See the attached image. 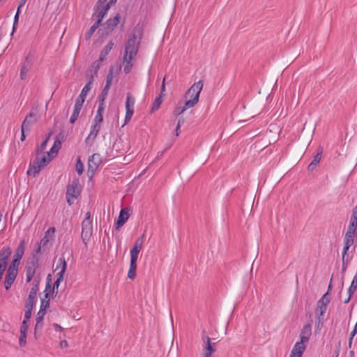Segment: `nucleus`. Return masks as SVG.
Instances as JSON below:
<instances>
[{
    "mask_svg": "<svg viewBox=\"0 0 357 357\" xmlns=\"http://www.w3.org/2000/svg\"><path fill=\"white\" fill-rule=\"evenodd\" d=\"M319 150L318 153L314 156L313 160L312 161L313 165H317L321 160V154H322V149L319 148Z\"/></svg>",
    "mask_w": 357,
    "mask_h": 357,
    "instance_id": "a19ab883",
    "label": "nucleus"
},
{
    "mask_svg": "<svg viewBox=\"0 0 357 357\" xmlns=\"http://www.w3.org/2000/svg\"><path fill=\"white\" fill-rule=\"evenodd\" d=\"M141 38L142 32L137 28L129 35L123 56V71L126 74L129 73L132 68V61L137 54Z\"/></svg>",
    "mask_w": 357,
    "mask_h": 357,
    "instance_id": "f257e3e1",
    "label": "nucleus"
},
{
    "mask_svg": "<svg viewBox=\"0 0 357 357\" xmlns=\"http://www.w3.org/2000/svg\"><path fill=\"white\" fill-rule=\"evenodd\" d=\"M101 128V124L93 122L90 133L85 139L86 146H92Z\"/></svg>",
    "mask_w": 357,
    "mask_h": 357,
    "instance_id": "1a4fd4ad",
    "label": "nucleus"
},
{
    "mask_svg": "<svg viewBox=\"0 0 357 357\" xmlns=\"http://www.w3.org/2000/svg\"><path fill=\"white\" fill-rule=\"evenodd\" d=\"M113 45L114 43L112 41L108 43V44L104 47V49L100 52L99 61L102 62L105 60V57L112 50Z\"/></svg>",
    "mask_w": 357,
    "mask_h": 357,
    "instance_id": "b1692460",
    "label": "nucleus"
},
{
    "mask_svg": "<svg viewBox=\"0 0 357 357\" xmlns=\"http://www.w3.org/2000/svg\"><path fill=\"white\" fill-rule=\"evenodd\" d=\"M101 22L102 20H100V19H97L96 22L91 26L96 30L99 27Z\"/></svg>",
    "mask_w": 357,
    "mask_h": 357,
    "instance_id": "69168bd1",
    "label": "nucleus"
},
{
    "mask_svg": "<svg viewBox=\"0 0 357 357\" xmlns=\"http://www.w3.org/2000/svg\"><path fill=\"white\" fill-rule=\"evenodd\" d=\"M26 333H20L19 338V344L20 347H24L26 344Z\"/></svg>",
    "mask_w": 357,
    "mask_h": 357,
    "instance_id": "de8ad7c7",
    "label": "nucleus"
},
{
    "mask_svg": "<svg viewBox=\"0 0 357 357\" xmlns=\"http://www.w3.org/2000/svg\"><path fill=\"white\" fill-rule=\"evenodd\" d=\"M93 233L92 221L83 220L82 222L81 237L82 242L86 245L90 240Z\"/></svg>",
    "mask_w": 357,
    "mask_h": 357,
    "instance_id": "0eeeda50",
    "label": "nucleus"
},
{
    "mask_svg": "<svg viewBox=\"0 0 357 357\" xmlns=\"http://www.w3.org/2000/svg\"><path fill=\"white\" fill-rule=\"evenodd\" d=\"M204 351L210 352L211 354L214 353L216 351V344L211 343L207 345H204Z\"/></svg>",
    "mask_w": 357,
    "mask_h": 357,
    "instance_id": "ea45409f",
    "label": "nucleus"
},
{
    "mask_svg": "<svg viewBox=\"0 0 357 357\" xmlns=\"http://www.w3.org/2000/svg\"><path fill=\"white\" fill-rule=\"evenodd\" d=\"M93 77H91L90 79L89 80V82L86 84V85L84 86V88L82 89V91H81V93L80 95L83 96L84 97H86L89 91L91 90V84L93 82Z\"/></svg>",
    "mask_w": 357,
    "mask_h": 357,
    "instance_id": "c756f323",
    "label": "nucleus"
},
{
    "mask_svg": "<svg viewBox=\"0 0 357 357\" xmlns=\"http://www.w3.org/2000/svg\"><path fill=\"white\" fill-rule=\"evenodd\" d=\"M290 356L291 357H301L302 355L297 354V352H294V351L291 350Z\"/></svg>",
    "mask_w": 357,
    "mask_h": 357,
    "instance_id": "774afa93",
    "label": "nucleus"
},
{
    "mask_svg": "<svg viewBox=\"0 0 357 357\" xmlns=\"http://www.w3.org/2000/svg\"><path fill=\"white\" fill-rule=\"evenodd\" d=\"M101 162V158L99 154L94 153L90 156L89 159L88 173L91 172V174H93Z\"/></svg>",
    "mask_w": 357,
    "mask_h": 357,
    "instance_id": "f8f14e48",
    "label": "nucleus"
},
{
    "mask_svg": "<svg viewBox=\"0 0 357 357\" xmlns=\"http://www.w3.org/2000/svg\"><path fill=\"white\" fill-rule=\"evenodd\" d=\"M61 148V142L60 140H59L57 138L54 141V143L51 148L50 151L47 152L46 154L48 156H51L52 158H54L58 153L59 149Z\"/></svg>",
    "mask_w": 357,
    "mask_h": 357,
    "instance_id": "6ab92c4d",
    "label": "nucleus"
},
{
    "mask_svg": "<svg viewBox=\"0 0 357 357\" xmlns=\"http://www.w3.org/2000/svg\"><path fill=\"white\" fill-rule=\"evenodd\" d=\"M144 237V236L143 235L136 240L133 248L130 251V259L137 260L138 254L139 253L140 250L142 248Z\"/></svg>",
    "mask_w": 357,
    "mask_h": 357,
    "instance_id": "ddd939ff",
    "label": "nucleus"
},
{
    "mask_svg": "<svg viewBox=\"0 0 357 357\" xmlns=\"http://www.w3.org/2000/svg\"><path fill=\"white\" fill-rule=\"evenodd\" d=\"M77 185L78 180H73L72 183L67 186L66 199L69 205L73 204V202L70 201V198L76 199L79 195Z\"/></svg>",
    "mask_w": 357,
    "mask_h": 357,
    "instance_id": "6e6552de",
    "label": "nucleus"
},
{
    "mask_svg": "<svg viewBox=\"0 0 357 357\" xmlns=\"http://www.w3.org/2000/svg\"><path fill=\"white\" fill-rule=\"evenodd\" d=\"M137 261L136 259H130V268L128 273V277L133 280L136 277V269H137Z\"/></svg>",
    "mask_w": 357,
    "mask_h": 357,
    "instance_id": "412c9836",
    "label": "nucleus"
},
{
    "mask_svg": "<svg viewBox=\"0 0 357 357\" xmlns=\"http://www.w3.org/2000/svg\"><path fill=\"white\" fill-rule=\"evenodd\" d=\"M109 9V4L107 3V0H98L94 7L95 13L93 14V16H96V19L102 20L104 17L107 15Z\"/></svg>",
    "mask_w": 357,
    "mask_h": 357,
    "instance_id": "39448f33",
    "label": "nucleus"
},
{
    "mask_svg": "<svg viewBox=\"0 0 357 357\" xmlns=\"http://www.w3.org/2000/svg\"><path fill=\"white\" fill-rule=\"evenodd\" d=\"M356 333H357V323L355 324L354 328L350 334V337H349V342H348V346L349 348H351L352 346L353 338Z\"/></svg>",
    "mask_w": 357,
    "mask_h": 357,
    "instance_id": "37998d69",
    "label": "nucleus"
},
{
    "mask_svg": "<svg viewBox=\"0 0 357 357\" xmlns=\"http://www.w3.org/2000/svg\"><path fill=\"white\" fill-rule=\"evenodd\" d=\"M120 22V15L117 14L114 18H110L107 20L104 24L105 29H106V33H108L114 30Z\"/></svg>",
    "mask_w": 357,
    "mask_h": 357,
    "instance_id": "dca6fc26",
    "label": "nucleus"
},
{
    "mask_svg": "<svg viewBox=\"0 0 357 357\" xmlns=\"http://www.w3.org/2000/svg\"><path fill=\"white\" fill-rule=\"evenodd\" d=\"M350 220L357 221V211L353 209Z\"/></svg>",
    "mask_w": 357,
    "mask_h": 357,
    "instance_id": "e2e57ef3",
    "label": "nucleus"
},
{
    "mask_svg": "<svg viewBox=\"0 0 357 357\" xmlns=\"http://www.w3.org/2000/svg\"><path fill=\"white\" fill-rule=\"evenodd\" d=\"M81 109L82 107H80L74 106L73 112L70 119V123L73 124L77 120Z\"/></svg>",
    "mask_w": 357,
    "mask_h": 357,
    "instance_id": "cd10ccee",
    "label": "nucleus"
},
{
    "mask_svg": "<svg viewBox=\"0 0 357 357\" xmlns=\"http://www.w3.org/2000/svg\"><path fill=\"white\" fill-rule=\"evenodd\" d=\"M43 303H44V300H42V302H41V305H40V311L38 312L37 314V317H36V324L35 326V330H37V328L40 326L41 327L42 326L40 324V323L43 320V318H44V316L45 314V309H43Z\"/></svg>",
    "mask_w": 357,
    "mask_h": 357,
    "instance_id": "4be33fe9",
    "label": "nucleus"
},
{
    "mask_svg": "<svg viewBox=\"0 0 357 357\" xmlns=\"http://www.w3.org/2000/svg\"><path fill=\"white\" fill-rule=\"evenodd\" d=\"M47 140H44L41 144L37 148V150H36V155H41L43 154L44 152V150L46 148V146H47Z\"/></svg>",
    "mask_w": 357,
    "mask_h": 357,
    "instance_id": "79ce46f5",
    "label": "nucleus"
},
{
    "mask_svg": "<svg viewBox=\"0 0 357 357\" xmlns=\"http://www.w3.org/2000/svg\"><path fill=\"white\" fill-rule=\"evenodd\" d=\"M356 289H357V276L354 275V277L351 281V285L348 289V294H349L348 300H351V297L353 296V295Z\"/></svg>",
    "mask_w": 357,
    "mask_h": 357,
    "instance_id": "393cba45",
    "label": "nucleus"
},
{
    "mask_svg": "<svg viewBox=\"0 0 357 357\" xmlns=\"http://www.w3.org/2000/svg\"><path fill=\"white\" fill-rule=\"evenodd\" d=\"M85 98H86L85 97H84L83 96L79 94V96L77 98V99L75 100V105L80 107H82L83 104H84V102L85 101Z\"/></svg>",
    "mask_w": 357,
    "mask_h": 357,
    "instance_id": "a18cd8bd",
    "label": "nucleus"
},
{
    "mask_svg": "<svg viewBox=\"0 0 357 357\" xmlns=\"http://www.w3.org/2000/svg\"><path fill=\"white\" fill-rule=\"evenodd\" d=\"M312 334V327L310 324H305L301 329L300 338L301 341L307 343Z\"/></svg>",
    "mask_w": 357,
    "mask_h": 357,
    "instance_id": "2eb2a0df",
    "label": "nucleus"
},
{
    "mask_svg": "<svg viewBox=\"0 0 357 357\" xmlns=\"http://www.w3.org/2000/svg\"><path fill=\"white\" fill-rule=\"evenodd\" d=\"M17 275V274H15V272L7 271L4 281V287L6 290H8L10 288L16 278Z\"/></svg>",
    "mask_w": 357,
    "mask_h": 357,
    "instance_id": "a211bd4d",
    "label": "nucleus"
},
{
    "mask_svg": "<svg viewBox=\"0 0 357 357\" xmlns=\"http://www.w3.org/2000/svg\"><path fill=\"white\" fill-rule=\"evenodd\" d=\"M20 261H17L15 259H13L12 262L8 266V268L7 271H10L11 272H15V274H17L18 273V266L20 265Z\"/></svg>",
    "mask_w": 357,
    "mask_h": 357,
    "instance_id": "7c9ffc66",
    "label": "nucleus"
},
{
    "mask_svg": "<svg viewBox=\"0 0 357 357\" xmlns=\"http://www.w3.org/2000/svg\"><path fill=\"white\" fill-rule=\"evenodd\" d=\"M52 159L51 156L46 155L45 153L38 155H36L31 167L27 171V174L35 177L40 172L41 169L47 166Z\"/></svg>",
    "mask_w": 357,
    "mask_h": 357,
    "instance_id": "f03ea898",
    "label": "nucleus"
},
{
    "mask_svg": "<svg viewBox=\"0 0 357 357\" xmlns=\"http://www.w3.org/2000/svg\"><path fill=\"white\" fill-rule=\"evenodd\" d=\"M203 82L202 80L195 82L191 87L187 91L185 98H190L185 101L187 107H194L199 101V94L203 89Z\"/></svg>",
    "mask_w": 357,
    "mask_h": 357,
    "instance_id": "7ed1b4c3",
    "label": "nucleus"
},
{
    "mask_svg": "<svg viewBox=\"0 0 357 357\" xmlns=\"http://www.w3.org/2000/svg\"><path fill=\"white\" fill-rule=\"evenodd\" d=\"M104 109H105V107H102V105H98L97 113H96V115L93 122L100 123V124L102 123V122L103 121L102 113L104 112Z\"/></svg>",
    "mask_w": 357,
    "mask_h": 357,
    "instance_id": "a878e982",
    "label": "nucleus"
},
{
    "mask_svg": "<svg viewBox=\"0 0 357 357\" xmlns=\"http://www.w3.org/2000/svg\"><path fill=\"white\" fill-rule=\"evenodd\" d=\"M39 283H40V278H39V276H36L33 280V282H32L33 287L31 289L28 298L26 301V304H30V305H33L37 292L39 289Z\"/></svg>",
    "mask_w": 357,
    "mask_h": 357,
    "instance_id": "9d476101",
    "label": "nucleus"
},
{
    "mask_svg": "<svg viewBox=\"0 0 357 357\" xmlns=\"http://www.w3.org/2000/svg\"><path fill=\"white\" fill-rule=\"evenodd\" d=\"M61 282L55 281L53 287H52V293L58 294V288Z\"/></svg>",
    "mask_w": 357,
    "mask_h": 357,
    "instance_id": "5fc2aeb1",
    "label": "nucleus"
},
{
    "mask_svg": "<svg viewBox=\"0 0 357 357\" xmlns=\"http://www.w3.org/2000/svg\"><path fill=\"white\" fill-rule=\"evenodd\" d=\"M50 239L51 237L45 235V236L40 240V242L38 243L41 245L43 246V248L45 250L47 247V245L50 243Z\"/></svg>",
    "mask_w": 357,
    "mask_h": 357,
    "instance_id": "c03bdc74",
    "label": "nucleus"
},
{
    "mask_svg": "<svg viewBox=\"0 0 357 357\" xmlns=\"http://www.w3.org/2000/svg\"><path fill=\"white\" fill-rule=\"evenodd\" d=\"M33 306V305L25 303L26 311L24 313V320H26L28 321V320L31 318Z\"/></svg>",
    "mask_w": 357,
    "mask_h": 357,
    "instance_id": "f704fd0d",
    "label": "nucleus"
},
{
    "mask_svg": "<svg viewBox=\"0 0 357 357\" xmlns=\"http://www.w3.org/2000/svg\"><path fill=\"white\" fill-rule=\"evenodd\" d=\"M112 79H113V73H112V70H110L109 73L107 75L106 84L111 86Z\"/></svg>",
    "mask_w": 357,
    "mask_h": 357,
    "instance_id": "3c124183",
    "label": "nucleus"
},
{
    "mask_svg": "<svg viewBox=\"0 0 357 357\" xmlns=\"http://www.w3.org/2000/svg\"><path fill=\"white\" fill-rule=\"evenodd\" d=\"M38 266V259L37 257L33 256L31 261H27L26 265L25 266V272L26 282H30L35 274L36 269Z\"/></svg>",
    "mask_w": 357,
    "mask_h": 357,
    "instance_id": "423d86ee",
    "label": "nucleus"
},
{
    "mask_svg": "<svg viewBox=\"0 0 357 357\" xmlns=\"http://www.w3.org/2000/svg\"><path fill=\"white\" fill-rule=\"evenodd\" d=\"M11 253H12L11 249L9 247H4L0 251V258L5 259H8V258L10 256Z\"/></svg>",
    "mask_w": 357,
    "mask_h": 357,
    "instance_id": "2f4dec72",
    "label": "nucleus"
},
{
    "mask_svg": "<svg viewBox=\"0 0 357 357\" xmlns=\"http://www.w3.org/2000/svg\"><path fill=\"white\" fill-rule=\"evenodd\" d=\"M38 116L35 113L30 112L24 119L22 123L21 130H26V132L31 130V127L37 122Z\"/></svg>",
    "mask_w": 357,
    "mask_h": 357,
    "instance_id": "9b49d317",
    "label": "nucleus"
},
{
    "mask_svg": "<svg viewBox=\"0 0 357 357\" xmlns=\"http://www.w3.org/2000/svg\"><path fill=\"white\" fill-rule=\"evenodd\" d=\"M96 29L94 28H93L92 26H91V28L89 29V30L87 31V33H86V39H89L91 38V37L92 36V35L93 34V33L95 32Z\"/></svg>",
    "mask_w": 357,
    "mask_h": 357,
    "instance_id": "864d4df0",
    "label": "nucleus"
},
{
    "mask_svg": "<svg viewBox=\"0 0 357 357\" xmlns=\"http://www.w3.org/2000/svg\"><path fill=\"white\" fill-rule=\"evenodd\" d=\"M342 264H346V265H348L349 264V257L348 255H342Z\"/></svg>",
    "mask_w": 357,
    "mask_h": 357,
    "instance_id": "13d9d810",
    "label": "nucleus"
},
{
    "mask_svg": "<svg viewBox=\"0 0 357 357\" xmlns=\"http://www.w3.org/2000/svg\"><path fill=\"white\" fill-rule=\"evenodd\" d=\"M55 232V228L54 227H50L47 231L45 232V235H47V236L51 237V239L54 237V234Z\"/></svg>",
    "mask_w": 357,
    "mask_h": 357,
    "instance_id": "603ef678",
    "label": "nucleus"
},
{
    "mask_svg": "<svg viewBox=\"0 0 357 357\" xmlns=\"http://www.w3.org/2000/svg\"><path fill=\"white\" fill-rule=\"evenodd\" d=\"M107 95L100 93V95L98 97V105H102V107H105V100L107 98Z\"/></svg>",
    "mask_w": 357,
    "mask_h": 357,
    "instance_id": "8fccbe9b",
    "label": "nucleus"
},
{
    "mask_svg": "<svg viewBox=\"0 0 357 357\" xmlns=\"http://www.w3.org/2000/svg\"><path fill=\"white\" fill-rule=\"evenodd\" d=\"M331 300H328L323 303V301H318L317 302V308L315 310V313L318 317L319 324L321 323V317L324 315L327 309V305L330 303Z\"/></svg>",
    "mask_w": 357,
    "mask_h": 357,
    "instance_id": "f3484780",
    "label": "nucleus"
},
{
    "mask_svg": "<svg viewBox=\"0 0 357 357\" xmlns=\"http://www.w3.org/2000/svg\"><path fill=\"white\" fill-rule=\"evenodd\" d=\"M161 103H162V96H159L158 97H157L155 99V101L152 105L151 111L155 112V111L158 110L160 108Z\"/></svg>",
    "mask_w": 357,
    "mask_h": 357,
    "instance_id": "e433bc0d",
    "label": "nucleus"
},
{
    "mask_svg": "<svg viewBox=\"0 0 357 357\" xmlns=\"http://www.w3.org/2000/svg\"><path fill=\"white\" fill-rule=\"evenodd\" d=\"M135 102V98L132 97L130 93H128L126 97V107H130V108H133Z\"/></svg>",
    "mask_w": 357,
    "mask_h": 357,
    "instance_id": "4c0bfd02",
    "label": "nucleus"
},
{
    "mask_svg": "<svg viewBox=\"0 0 357 357\" xmlns=\"http://www.w3.org/2000/svg\"><path fill=\"white\" fill-rule=\"evenodd\" d=\"M24 241L23 240L21 241L20 244L18 245L15 251V253L14 255V259L20 261L21 259L24 255Z\"/></svg>",
    "mask_w": 357,
    "mask_h": 357,
    "instance_id": "5701e85b",
    "label": "nucleus"
},
{
    "mask_svg": "<svg viewBox=\"0 0 357 357\" xmlns=\"http://www.w3.org/2000/svg\"><path fill=\"white\" fill-rule=\"evenodd\" d=\"M58 262L62 264V268L60 272H59L56 275V281L61 282L63 280V275L67 268V263L65 259H63L62 258H59L58 259Z\"/></svg>",
    "mask_w": 357,
    "mask_h": 357,
    "instance_id": "aec40b11",
    "label": "nucleus"
},
{
    "mask_svg": "<svg viewBox=\"0 0 357 357\" xmlns=\"http://www.w3.org/2000/svg\"><path fill=\"white\" fill-rule=\"evenodd\" d=\"M53 327L56 331H62L63 329L60 325L57 324H54Z\"/></svg>",
    "mask_w": 357,
    "mask_h": 357,
    "instance_id": "338daca9",
    "label": "nucleus"
},
{
    "mask_svg": "<svg viewBox=\"0 0 357 357\" xmlns=\"http://www.w3.org/2000/svg\"><path fill=\"white\" fill-rule=\"evenodd\" d=\"M28 322L26 320H23L21 327H20V333H26L28 330Z\"/></svg>",
    "mask_w": 357,
    "mask_h": 357,
    "instance_id": "09e8293b",
    "label": "nucleus"
},
{
    "mask_svg": "<svg viewBox=\"0 0 357 357\" xmlns=\"http://www.w3.org/2000/svg\"><path fill=\"white\" fill-rule=\"evenodd\" d=\"M329 295V293H328V291H327V292L324 294V296L321 297V298L319 300V301H323V303H325L327 299L328 300H330V297L328 296Z\"/></svg>",
    "mask_w": 357,
    "mask_h": 357,
    "instance_id": "052dcab7",
    "label": "nucleus"
},
{
    "mask_svg": "<svg viewBox=\"0 0 357 357\" xmlns=\"http://www.w3.org/2000/svg\"><path fill=\"white\" fill-rule=\"evenodd\" d=\"M202 340H203V342H204V345H207L208 344H211V338L207 336V335H204L202 337Z\"/></svg>",
    "mask_w": 357,
    "mask_h": 357,
    "instance_id": "6e6d98bb",
    "label": "nucleus"
},
{
    "mask_svg": "<svg viewBox=\"0 0 357 357\" xmlns=\"http://www.w3.org/2000/svg\"><path fill=\"white\" fill-rule=\"evenodd\" d=\"M347 231L349 232V234L352 233L357 234V221L350 220Z\"/></svg>",
    "mask_w": 357,
    "mask_h": 357,
    "instance_id": "473e14b6",
    "label": "nucleus"
},
{
    "mask_svg": "<svg viewBox=\"0 0 357 357\" xmlns=\"http://www.w3.org/2000/svg\"><path fill=\"white\" fill-rule=\"evenodd\" d=\"M126 109L125 124L128 123L130 121L134 113L133 108H130V107H126Z\"/></svg>",
    "mask_w": 357,
    "mask_h": 357,
    "instance_id": "72a5a7b5",
    "label": "nucleus"
},
{
    "mask_svg": "<svg viewBox=\"0 0 357 357\" xmlns=\"http://www.w3.org/2000/svg\"><path fill=\"white\" fill-rule=\"evenodd\" d=\"M191 107H187L185 104L184 106H177L175 107L173 114L175 116H177L184 112L188 108H190Z\"/></svg>",
    "mask_w": 357,
    "mask_h": 357,
    "instance_id": "c9c22d12",
    "label": "nucleus"
},
{
    "mask_svg": "<svg viewBox=\"0 0 357 357\" xmlns=\"http://www.w3.org/2000/svg\"><path fill=\"white\" fill-rule=\"evenodd\" d=\"M20 10H19V8H17V13L15 15V17H14V22H13V32H12V34L13 33V32L15 31V29H16V26L18 24V20H19V15H20Z\"/></svg>",
    "mask_w": 357,
    "mask_h": 357,
    "instance_id": "49530a36",
    "label": "nucleus"
},
{
    "mask_svg": "<svg viewBox=\"0 0 357 357\" xmlns=\"http://www.w3.org/2000/svg\"><path fill=\"white\" fill-rule=\"evenodd\" d=\"M129 208H125L121 210L119 215L115 224L116 229H119L126 222L129 218Z\"/></svg>",
    "mask_w": 357,
    "mask_h": 357,
    "instance_id": "4468645a",
    "label": "nucleus"
},
{
    "mask_svg": "<svg viewBox=\"0 0 357 357\" xmlns=\"http://www.w3.org/2000/svg\"><path fill=\"white\" fill-rule=\"evenodd\" d=\"M75 167H76V171L78 173V174L80 175V174H82L83 173L84 165H83V163L82 162V161L80 160V157L77 158V162H76V165H75Z\"/></svg>",
    "mask_w": 357,
    "mask_h": 357,
    "instance_id": "58836bf2",
    "label": "nucleus"
},
{
    "mask_svg": "<svg viewBox=\"0 0 357 357\" xmlns=\"http://www.w3.org/2000/svg\"><path fill=\"white\" fill-rule=\"evenodd\" d=\"M33 63V56L29 52L25 57L24 61L21 63L20 79L25 80L28 77V73L31 70Z\"/></svg>",
    "mask_w": 357,
    "mask_h": 357,
    "instance_id": "20e7f679",
    "label": "nucleus"
},
{
    "mask_svg": "<svg viewBox=\"0 0 357 357\" xmlns=\"http://www.w3.org/2000/svg\"><path fill=\"white\" fill-rule=\"evenodd\" d=\"M110 87L111 86L105 84L101 93L107 96Z\"/></svg>",
    "mask_w": 357,
    "mask_h": 357,
    "instance_id": "680f3d73",
    "label": "nucleus"
},
{
    "mask_svg": "<svg viewBox=\"0 0 357 357\" xmlns=\"http://www.w3.org/2000/svg\"><path fill=\"white\" fill-rule=\"evenodd\" d=\"M306 348V343L302 342L301 341L296 342L292 349V351L297 352L301 355H303Z\"/></svg>",
    "mask_w": 357,
    "mask_h": 357,
    "instance_id": "bb28decb",
    "label": "nucleus"
},
{
    "mask_svg": "<svg viewBox=\"0 0 357 357\" xmlns=\"http://www.w3.org/2000/svg\"><path fill=\"white\" fill-rule=\"evenodd\" d=\"M8 259H1L0 258V266L6 268V266H7V264H8V262H7Z\"/></svg>",
    "mask_w": 357,
    "mask_h": 357,
    "instance_id": "bf43d9fd",
    "label": "nucleus"
},
{
    "mask_svg": "<svg viewBox=\"0 0 357 357\" xmlns=\"http://www.w3.org/2000/svg\"><path fill=\"white\" fill-rule=\"evenodd\" d=\"M344 245L342 254V255H347V252H348L349 248L351 247V245L346 244V243H344Z\"/></svg>",
    "mask_w": 357,
    "mask_h": 357,
    "instance_id": "4d7b16f0",
    "label": "nucleus"
},
{
    "mask_svg": "<svg viewBox=\"0 0 357 357\" xmlns=\"http://www.w3.org/2000/svg\"><path fill=\"white\" fill-rule=\"evenodd\" d=\"M101 22L102 20H100V19H97L96 22L91 26L96 30L99 27Z\"/></svg>",
    "mask_w": 357,
    "mask_h": 357,
    "instance_id": "0e129e2a",
    "label": "nucleus"
},
{
    "mask_svg": "<svg viewBox=\"0 0 357 357\" xmlns=\"http://www.w3.org/2000/svg\"><path fill=\"white\" fill-rule=\"evenodd\" d=\"M356 236V234H349V232L346 231L344 238V243L348 244L351 246L354 243V238Z\"/></svg>",
    "mask_w": 357,
    "mask_h": 357,
    "instance_id": "c85d7f7f",
    "label": "nucleus"
}]
</instances>
